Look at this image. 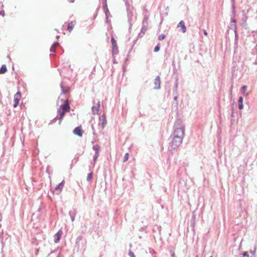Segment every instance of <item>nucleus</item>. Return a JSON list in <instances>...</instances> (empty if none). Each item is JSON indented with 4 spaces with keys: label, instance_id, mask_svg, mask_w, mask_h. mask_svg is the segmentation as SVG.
Wrapping results in <instances>:
<instances>
[{
    "label": "nucleus",
    "instance_id": "f257e3e1",
    "mask_svg": "<svg viewBox=\"0 0 257 257\" xmlns=\"http://www.w3.org/2000/svg\"><path fill=\"white\" fill-rule=\"evenodd\" d=\"M184 134V125L181 121H177L174 125V131L172 135V141L170 143L169 146L172 150L176 149L182 144Z\"/></svg>",
    "mask_w": 257,
    "mask_h": 257
},
{
    "label": "nucleus",
    "instance_id": "f03ea898",
    "mask_svg": "<svg viewBox=\"0 0 257 257\" xmlns=\"http://www.w3.org/2000/svg\"><path fill=\"white\" fill-rule=\"evenodd\" d=\"M125 6L126 7L128 22L130 24V27H131L132 25V21L133 20V18L134 16L133 8L129 6L128 3L127 2H125Z\"/></svg>",
    "mask_w": 257,
    "mask_h": 257
},
{
    "label": "nucleus",
    "instance_id": "7ed1b4c3",
    "mask_svg": "<svg viewBox=\"0 0 257 257\" xmlns=\"http://www.w3.org/2000/svg\"><path fill=\"white\" fill-rule=\"evenodd\" d=\"M106 123L107 121L106 119L105 115L104 114H103L102 115L99 116L98 122L99 126L101 127V131H102L104 128Z\"/></svg>",
    "mask_w": 257,
    "mask_h": 257
},
{
    "label": "nucleus",
    "instance_id": "20e7f679",
    "mask_svg": "<svg viewBox=\"0 0 257 257\" xmlns=\"http://www.w3.org/2000/svg\"><path fill=\"white\" fill-rule=\"evenodd\" d=\"M57 112L59 116H56L53 120V122H54L57 119H58L59 120V124H60L66 111L59 108Z\"/></svg>",
    "mask_w": 257,
    "mask_h": 257
},
{
    "label": "nucleus",
    "instance_id": "39448f33",
    "mask_svg": "<svg viewBox=\"0 0 257 257\" xmlns=\"http://www.w3.org/2000/svg\"><path fill=\"white\" fill-rule=\"evenodd\" d=\"M21 97V94L20 92H17L14 95V103L13 104V106L14 107H16L20 100Z\"/></svg>",
    "mask_w": 257,
    "mask_h": 257
},
{
    "label": "nucleus",
    "instance_id": "423d86ee",
    "mask_svg": "<svg viewBox=\"0 0 257 257\" xmlns=\"http://www.w3.org/2000/svg\"><path fill=\"white\" fill-rule=\"evenodd\" d=\"M161 80L159 76H157L155 79L154 81V89H159L160 88Z\"/></svg>",
    "mask_w": 257,
    "mask_h": 257
},
{
    "label": "nucleus",
    "instance_id": "0eeeda50",
    "mask_svg": "<svg viewBox=\"0 0 257 257\" xmlns=\"http://www.w3.org/2000/svg\"><path fill=\"white\" fill-rule=\"evenodd\" d=\"M65 181L63 180L60 183H59L57 187L55 188V192L56 193H59L62 190V188L64 187Z\"/></svg>",
    "mask_w": 257,
    "mask_h": 257
},
{
    "label": "nucleus",
    "instance_id": "6e6552de",
    "mask_svg": "<svg viewBox=\"0 0 257 257\" xmlns=\"http://www.w3.org/2000/svg\"><path fill=\"white\" fill-rule=\"evenodd\" d=\"M83 131L80 127H76L73 130V133L79 137H82L83 135Z\"/></svg>",
    "mask_w": 257,
    "mask_h": 257
},
{
    "label": "nucleus",
    "instance_id": "1a4fd4ad",
    "mask_svg": "<svg viewBox=\"0 0 257 257\" xmlns=\"http://www.w3.org/2000/svg\"><path fill=\"white\" fill-rule=\"evenodd\" d=\"M59 109L63 110L65 111H68L70 109L69 104L68 100H66L65 103L61 106Z\"/></svg>",
    "mask_w": 257,
    "mask_h": 257
},
{
    "label": "nucleus",
    "instance_id": "9d476101",
    "mask_svg": "<svg viewBox=\"0 0 257 257\" xmlns=\"http://www.w3.org/2000/svg\"><path fill=\"white\" fill-rule=\"evenodd\" d=\"M62 234V231L59 230L57 233H56L54 235V242L55 243H57L61 239V235Z\"/></svg>",
    "mask_w": 257,
    "mask_h": 257
},
{
    "label": "nucleus",
    "instance_id": "9b49d317",
    "mask_svg": "<svg viewBox=\"0 0 257 257\" xmlns=\"http://www.w3.org/2000/svg\"><path fill=\"white\" fill-rule=\"evenodd\" d=\"M100 107V101H98L97 103L96 106H93L92 107V112L93 114H95L98 113L99 111V108Z\"/></svg>",
    "mask_w": 257,
    "mask_h": 257
},
{
    "label": "nucleus",
    "instance_id": "f8f14e48",
    "mask_svg": "<svg viewBox=\"0 0 257 257\" xmlns=\"http://www.w3.org/2000/svg\"><path fill=\"white\" fill-rule=\"evenodd\" d=\"M177 27H181L183 33L186 32V28L185 23L183 21H181L177 25Z\"/></svg>",
    "mask_w": 257,
    "mask_h": 257
},
{
    "label": "nucleus",
    "instance_id": "ddd939ff",
    "mask_svg": "<svg viewBox=\"0 0 257 257\" xmlns=\"http://www.w3.org/2000/svg\"><path fill=\"white\" fill-rule=\"evenodd\" d=\"M147 29H148L147 27L142 26L141 31L138 34V37L142 38L144 36L145 32H146Z\"/></svg>",
    "mask_w": 257,
    "mask_h": 257
},
{
    "label": "nucleus",
    "instance_id": "4468645a",
    "mask_svg": "<svg viewBox=\"0 0 257 257\" xmlns=\"http://www.w3.org/2000/svg\"><path fill=\"white\" fill-rule=\"evenodd\" d=\"M76 24L75 21H71L68 25L67 30L69 32H71L73 29L74 26Z\"/></svg>",
    "mask_w": 257,
    "mask_h": 257
},
{
    "label": "nucleus",
    "instance_id": "2eb2a0df",
    "mask_svg": "<svg viewBox=\"0 0 257 257\" xmlns=\"http://www.w3.org/2000/svg\"><path fill=\"white\" fill-rule=\"evenodd\" d=\"M148 20L149 16L145 15L144 20L142 22V26L147 27H148Z\"/></svg>",
    "mask_w": 257,
    "mask_h": 257
},
{
    "label": "nucleus",
    "instance_id": "dca6fc26",
    "mask_svg": "<svg viewBox=\"0 0 257 257\" xmlns=\"http://www.w3.org/2000/svg\"><path fill=\"white\" fill-rule=\"evenodd\" d=\"M243 98L242 96L239 97L238 99V108L240 109H242L243 107Z\"/></svg>",
    "mask_w": 257,
    "mask_h": 257
},
{
    "label": "nucleus",
    "instance_id": "f3484780",
    "mask_svg": "<svg viewBox=\"0 0 257 257\" xmlns=\"http://www.w3.org/2000/svg\"><path fill=\"white\" fill-rule=\"evenodd\" d=\"M83 239V236L82 235H79L78 236L77 238H76V246L78 248H79L80 247V244H79V242L80 241H81V240H82Z\"/></svg>",
    "mask_w": 257,
    "mask_h": 257
},
{
    "label": "nucleus",
    "instance_id": "a211bd4d",
    "mask_svg": "<svg viewBox=\"0 0 257 257\" xmlns=\"http://www.w3.org/2000/svg\"><path fill=\"white\" fill-rule=\"evenodd\" d=\"M77 213V211L75 209H73L69 212L70 217L75 216Z\"/></svg>",
    "mask_w": 257,
    "mask_h": 257
},
{
    "label": "nucleus",
    "instance_id": "6ab92c4d",
    "mask_svg": "<svg viewBox=\"0 0 257 257\" xmlns=\"http://www.w3.org/2000/svg\"><path fill=\"white\" fill-rule=\"evenodd\" d=\"M7 67L5 65H2L0 68V74H4L7 71Z\"/></svg>",
    "mask_w": 257,
    "mask_h": 257
},
{
    "label": "nucleus",
    "instance_id": "aec40b11",
    "mask_svg": "<svg viewBox=\"0 0 257 257\" xmlns=\"http://www.w3.org/2000/svg\"><path fill=\"white\" fill-rule=\"evenodd\" d=\"M92 149L95 151V152L99 153V151L100 150V147L98 145H95L93 146Z\"/></svg>",
    "mask_w": 257,
    "mask_h": 257
},
{
    "label": "nucleus",
    "instance_id": "412c9836",
    "mask_svg": "<svg viewBox=\"0 0 257 257\" xmlns=\"http://www.w3.org/2000/svg\"><path fill=\"white\" fill-rule=\"evenodd\" d=\"M98 156H99V153L95 152V154H94V155L93 156V163H93L94 164H95Z\"/></svg>",
    "mask_w": 257,
    "mask_h": 257
},
{
    "label": "nucleus",
    "instance_id": "4be33fe9",
    "mask_svg": "<svg viewBox=\"0 0 257 257\" xmlns=\"http://www.w3.org/2000/svg\"><path fill=\"white\" fill-rule=\"evenodd\" d=\"M103 8L104 11H106V12L108 11V9L107 8V4H106V0H104V1L103 2Z\"/></svg>",
    "mask_w": 257,
    "mask_h": 257
},
{
    "label": "nucleus",
    "instance_id": "5701e85b",
    "mask_svg": "<svg viewBox=\"0 0 257 257\" xmlns=\"http://www.w3.org/2000/svg\"><path fill=\"white\" fill-rule=\"evenodd\" d=\"M111 42L113 47H117V43L116 41L115 40L114 38L113 37H111Z\"/></svg>",
    "mask_w": 257,
    "mask_h": 257
},
{
    "label": "nucleus",
    "instance_id": "b1692460",
    "mask_svg": "<svg viewBox=\"0 0 257 257\" xmlns=\"http://www.w3.org/2000/svg\"><path fill=\"white\" fill-rule=\"evenodd\" d=\"M92 177H93L92 172H90V173H88L87 175V179H86L87 181H91L92 179Z\"/></svg>",
    "mask_w": 257,
    "mask_h": 257
},
{
    "label": "nucleus",
    "instance_id": "393cba45",
    "mask_svg": "<svg viewBox=\"0 0 257 257\" xmlns=\"http://www.w3.org/2000/svg\"><path fill=\"white\" fill-rule=\"evenodd\" d=\"M118 53L117 47H113L112 50V54L113 55L117 54Z\"/></svg>",
    "mask_w": 257,
    "mask_h": 257
},
{
    "label": "nucleus",
    "instance_id": "a878e982",
    "mask_svg": "<svg viewBox=\"0 0 257 257\" xmlns=\"http://www.w3.org/2000/svg\"><path fill=\"white\" fill-rule=\"evenodd\" d=\"M165 37H166V36L165 34H161L158 37V40L159 41H162L165 38Z\"/></svg>",
    "mask_w": 257,
    "mask_h": 257
},
{
    "label": "nucleus",
    "instance_id": "bb28decb",
    "mask_svg": "<svg viewBox=\"0 0 257 257\" xmlns=\"http://www.w3.org/2000/svg\"><path fill=\"white\" fill-rule=\"evenodd\" d=\"M160 49V44H158L155 47V48H154V52H158L159 51Z\"/></svg>",
    "mask_w": 257,
    "mask_h": 257
},
{
    "label": "nucleus",
    "instance_id": "cd10ccee",
    "mask_svg": "<svg viewBox=\"0 0 257 257\" xmlns=\"http://www.w3.org/2000/svg\"><path fill=\"white\" fill-rule=\"evenodd\" d=\"M128 156H129L128 153H125V155L124 156L123 162H126V161L128 160Z\"/></svg>",
    "mask_w": 257,
    "mask_h": 257
},
{
    "label": "nucleus",
    "instance_id": "c85d7f7f",
    "mask_svg": "<svg viewBox=\"0 0 257 257\" xmlns=\"http://www.w3.org/2000/svg\"><path fill=\"white\" fill-rule=\"evenodd\" d=\"M232 12L233 15H235V6H234V1L233 0L232 1Z\"/></svg>",
    "mask_w": 257,
    "mask_h": 257
},
{
    "label": "nucleus",
    "instance_id": "c756f323",
    "mask_svg": "<svg viewBox=\"0 0 257 257\" xmlns=\"http://www.w3.org/2000/svg\"><path fill=\"white\" fill-rule=\"evenodd\" d=\"M128 255L130 256V257H135L134 252L131 249L129 250Z\"/></svg>",
    "mask_w": 257,
    "mask_h": 257
},
{
    "label": "nucleus",
    "instance_id": "7c9ffc66",
    "mask_svg": "<svg viewBox=\"0 0 257 257\" xmlns=\"http://www.w3.org/2000/svg\"><path fill=\"white\" fill-rule=\"evenodd\" d=\"M177 87H178V81L177 80L176 81L175 83V90L174 91L177 92Z\"/></svg>",
    "mask_w": 257,
    "mask_h": 257
},
{
    "label": "nucleus",
    "instance_id": "2f4dec72",
    "mask_svg": "<svg viewBox=\"0 0 257 257\" xmlns=\"http://www.w3.org/2000/svg\"><path fill=\"white\" fill-rule=\"evenodd\" d=\"M91 128H92V131H93V135H96V131H95V130L94 129L93 124L91 125Z\"/></svg>",
    "mask_w": 257,
    "mask_h": 257
},
{
    "label": "nucleus",
    "instance_id": "473e14b6",
    "mask_svg": "<svg viewBox=\"0 0 257 257\" xmlns=\"http://www.w3.org/2000/svg\"><path fill=\"white\" fill-rule=\"evenodd\" d=\"M104 12L105 15L106 19V20H108V14L109 13V11L108 10L107 12L104 11Z\"/></svg>",
    "mask_w": 257,
    "mask_h": 257
},
{
    "label": "nucleus",
    "instance_id": "72a5a7b5",
    "mask_svg": "<svg viewBox=\"0 0 257 257\" xmlns=\"http://www.w3.org/2000/svg\"><path fill=\"white\" fill-rule=\"evenodd\" d=\"M170 254H171V257H175V252L173 250H171L170 251Z\"/></svg>",
    "mask_w": 257,
    "mask_h": 257
},
{
    "label": "nucleus",
    "instance_id": "f704fd0d",
    "mask_svg": "<svg viewBox=\"0 0 257 257\" xmlns=\"http://www.w3.org/2000/svg\"><path fill=\"white\" fill-rule=\"evenodd\" d=\"M50 51H51V52H54V53H55V47H53V46H52V47H51V48H50Z\"/></svg>",
    "mask_w": 257,
    "mask_h": 257
},
{
    "label": "nucleus",
    "instance_id": "c9c22d12",
    "mask_svg": "<svg viewBox=\"0 0 257 257\" xmlns=\"http://www.w3.org/2000/svg\"><path fill=\"white\" fill-rule=\"evenodd\" d=\"M231 22L232 23H236V20L234 18H231Z\"/></svg>",
    "mask_w": 257,
    "mask_h": 257
},
{
    "label": "nucleus",
    "instance_id": "e433bc0d",
    "mask_svg": "<svg viewBox=\"0 0 257 257\" xmlns=\"http://www.w3.org/2000/svg\"><path fill=\"white\" fill-rule=\"evenodd\" d=\"M236 26L235 25H233L231 26V29L234 30L235 33H236Z\"/></svg>",
    "mask_w": 257,
    "mask_h": 257
},
{
    "label": "nucleus",
    "instance_id": "4c0bfd02",
    "mask_svg": "<svg viewBox=\"0 0 257 257\" xmlns=\"http://www.w3.org/2000/svg\"><path fill=\"white\" fill-rule=\"evenodd\" d=\"M59 45V43L58 42H55L53 43V45L52 46L56 48V47H57Z\"/></svg>",
    "mask_w": 257,
    "mask_h": 257
},
{
    "label": "nucleus",
    "instance_id": "58836bf2",
    "mask_svg": "<svg viewBox=\"0 0 257 257\" xmlns=\"http://www.w3.org/2000/svg\"><path fill=\"white\" fill-rule=\"evenodd\" d=\"M246 88H247V86H245V85L242 86V89L243 91V93H244V91L246 90Z\"/></svg>",
    "mask_w": 257,
    "mask_h": 257
},
{
    "label": "nucleus",
    "instance_id": "ea45409f",
    "mask_svg": "<svg viewBox=\"0 0 257 257\" xmlns=\"http://www.w3.org/2000/svg\"><path fill=\"white\" fill-rule=\"evenodd\" d=\"M242 254L243 256H248V254L247 252H244Z\"/></svg>",
    "mask_w": 257,
    "mask_h": 257
},
{
    "label": "nucleus",
    "instance_id": "a19ab883",
    "mask_svg": "<svg viewBox=\"0 0 257 257\" xmlns=\"http://www.w3.org/2000/svg\"><path fill=\"white\" fill-rule=\"evenodd\" d=\"M0 15L4 16H5V12L4 11H0Z\"/></svg>",
    "mask_w": 257,
    "mask_h": 257
},
{
    "label": "nucleus",
    "instance_id": "79ce46f5",
    "mask_svg": "<svg viewBox=\"0 0 257 257\" xmlns=\"http://www.w3.org/2000/svg\"><path fill=\"white\" fill-rule=\"evenodd\" d=\"M203 33H204V34L205 36H207V35H208V33H207V32L206 30H203Z\"/></svg>",
    "mask_w": 257,
    "mask_h": 257
},
{
    "label": "nucleus",
    "instance_id": "37998d69",
    "mask_svg": "<svg viewBox=\"0 0 257 257\" xmlns=\"http://www.w3.org/2000/svg\"><path fill=\"white\" fill-rule=\"evenodd\" d=\"M75 216H72V217H70L71 218V220L72 222H73L74 220H75Z\"/></svg>",
    "mask_w": 257,
    "mask_h": 257
},
{
    "label": "nucleus",
    "instance_id": "c03bdc74",
    "mask_svg": "<svg viewBox=\"0 0 257 257\" xmlns=\"http://www.w3.org/2000/svg\"><path fill=\"white\" fill-rule=\"evenodd\" d=\"M61 89H62V91L63 93H64L65 92H64V87H63V85H61Z\"/></svg>",
    "mask_w": 257,
    "mask_h": 257
},
{
    "label": "nucleus",
    "instance_id": "a18cd8bd",
    "mask_svg": "<svg viewBox=\"0 0 257 257\" xmlns=\"http://www.w3.org/2000/svg\"><path fill=\"white\" fill-rule=\"evenodd\" d=\"M174 100H175V101H177V96L174 97Z\"/></svg>",
    "mask_w": 257,
    "mask_h": 257
},
{
    "label": "nucleus",
    "instance_id": "49530a36",
    "mask_svg": "<svg viewBox=\"0 0 257 257\" xmlns=\"http://www.w3.org/2000/svg\"><path fill=\"white\" fill-rule=\"evenodd\" d=\"M129 245H130V247H131L132 246V243H130Z\"/></svg>",
    "mask_w": 257,
    "mask_h": 257
},
{
    "label": "nucleus",
    "instance_id": "de8ad7c7",
    "mask_svg": "<svg viewBox=\"0 0 257 257\" xmlns=\"http://www.w3.org/2000/svg\"><path fill=\"white\" fill-rule=\"evenodd\" d=\"M59 38V36H56V38H57V39H58Z\"/></svg>",
    "mask_w": 257,
    "mask_h": 257
}]
</instances>
